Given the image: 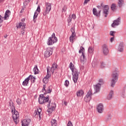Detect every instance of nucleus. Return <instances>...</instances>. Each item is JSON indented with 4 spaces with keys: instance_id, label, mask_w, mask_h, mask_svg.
<instances>
[{
    "instance_id": "nucleus-1",
    "label": "nucleus",
    "mask_w": 126,
    "mask_h": 126,
    "mask_svg": "<svg viewBox=\"0 0 126 126\" xmlns=\"http://www.w3.org/2000/svg\"><path fill=\"white\" fill-rule=\"evenodd\" d=\"M45 94H46V93H44V94H41L39 95L38 98V102L39 104H41V105H43V104H44V105H47V107L48 108L47 112L48 113H52L53 111H52V108H51L50 105L51 100H50V98H49V95L45 97Z\"/></svg>"
},
{
    "instance_id": "nucleus-2",
    "label": "nucleus",
    "mask_w": 126,
    "mask_h": 126,
    "mask_svg": "<svg viewBox=\"0 0 126 126\" xmlns=\"http://www.w3.org/2000/svg\"><path fill=\"white\" fill-rule=\"evenodd\" d=\"M69 66L72 71L73 82L74 83H76V82H77V80H78V75L80 73L78 72L77 69L75 68L73 63H70Z\"/></svg>"
},
{
    "instance_id": "nucleus-3",
    "label": "nucleus",
    "mask_w": 126,
    "mask_h": 126,
    "mask_svg": "<svg viewBox=\"0 0 126 126\" xmlns=\"http://www.w3.org/2000/svg\"><path fill=\"white\" fill-rule=\"evenodd\" d=\"M111 87H115V85L117 82H118V79H119V71L118 69H115L111 76Z\"/></svg>"
},
{
    "instance_id": "nucleus-4",
    "label": "nucleus",
    "mask_w": 126,
    "mask_h": 126,
    "mask_svg": "<svg viewBox=\"0 0 126 126\" xmlns=\"http://www.w3.org/2000/svg\"><path fill=\"white\" fill-rule=\"evenodd\" d=\"M56 42H58V38L56 37V34L55 33H53L52 34L51 37H49L47 41V45L48 46H51V45L55 44V43H56Z\"/></svg>"
},
{
    "instance_id": "nucleus-5",
    "label": "nucleus",
    "mask_w": 126,
    "mask_h": 126,
    "mask_svg": "<svg viewBox=\"0 0 126 126\" xmlns=\"http://www.w3.org/2000/svg\"><path fill=\"white\" fill-rule=\"evenodd\" d=\"M85 49H84V47H83L82 46L80 47V49L79 51V54H81L82 53V55L80 57V62L81 63H86V59H85V55H84V53L83 52V51H85Z\"/></svg>"
},
{
    "instance_id": "nucleus-6",
    "label": "nucleus",
    "mask_w": 126,
    "mask_h": 126,
    "mask_svg": "<svg viewBox=\"0 0 126 126\" xmlns=\"http://www.w3.org/2000/svg\"><path fill=\"white\" fill-rule=\"evenodd\" d=\"M46 8L44 10V12L43 13V15L44 16H46L47 14H48L50 11H51V9H52V3H50L49 2H45Z\"/></svg>"
},
{
    "instance_id": "nucleus-7",
    "label": "nucleus",
    "mask_w": 126,
    "mask_h": 126,
    "mask_svg": "<svg viewBox=\"0 0 126 126\" xmlns=\"http://www.w3.org/2000/svg\"><path fill=\"white\" fill-rule=\"evenodd\" d=\"M47 73L46 76L43 79V82L45 84H47V83L49 82V79H50V77H51V74H50V67L47 68Z\"/></svg>"
},
{
    "instance_id": "nucleus-8",
    "label": "nucleus",
    "mask_w": 126,
    "mask_h": 126,
    "mask_svg": "<svg viewBox=\"0 0 126 126\" xmlns=\"http://www.w3.org/2000/svg\"><path fill=\"white\" fill-rule=\"evenodd\" d=\"M44 55L45 58H49V57H51V56L53 55V49L51 47L47 48Z\"/></svg>"
},
{
    "instance_id": "nucleus-9",
    "label": "nucleus",
    "mask_w": 126,
    "mask_h": 126,
    "mask_svg": "<svg viewBox=\"0 0 126 126\" xmlns=\"http://www.w3.org/2000/svg\"><path fill=\"white\" fill-rule=\"evenodd\" d=\"M92 90L91 89L89 90L88 93H87V95L84 98V100L85 102H90V101L92 99Z\"/></svg>"
},
{
    "instance_id": "nucleus-10",
    "label": "nucleus",
    "mask_w": 126,
    "mask_h": 126,
    "mask_svg": "<svg viewBox=\"0 0 126 126\" xmlns=\"http://www.w3.org/2000/svg\"><path fill=\"white\" fill-rule=\"evenodd\" d=\"M14 111V114L12 115L13 119L14 120V121L15 122V123L17 125L18 124V121H17V119H18L19 117V113L16 110H15V107L13 108Z\"/></svg>"
},
{
    "instance_id": "nucleus-11",
    "label": "nucleus",
    "mask_w": 126,
    "mask_h": 126,
    "mask_svg": "<svg viewBox=\"0 0 126 126\" xmlns=\"http://www.w3.org/2000/svg\"><path fill=\"white\" fill-rule=\"evenodd\" d=\"M120 23H121V17H119L117 19L113 21V23L111 25V27L113 28H116V26H118L120 25Z\"/></svg>"
},
{
    "instance_id": "nucleus-12",
    "label": "nucleus",
    "mask_w": 126,
    "mask_h": 126,
    "mask_svg": "<svg viewBox=\"0 0 126 126\" xmlns=\"http://www.w3.org/2000/svg\"><path fill=\"white\" fill-rule=\"evenodd\" d=\"M102 51L105 56H107V55L109 54V48H108V45L104 44L102 45Z\"/></svg>"
},
{
    "instance_id": "nucleus-13",
    "label": "nucleus",
    "mask_w": 126,
    "mask_h": 126,
    "mask_svg": "<svg viewBox=\"0 0 126 126\" xmlns=\"http://www.w3.org/2000/svg\"><path fill=\"white\" fill-rule=\"evenodd\" d=\"M97 111L99 114H102L104 111V105L102 103H99L97 106Z\"/></svg>"
},
{
    "instance_id": "nucleus-14",
    "label": "nucleus",
    "mask_w": 126,
    "mask_h": 126,
    "mask_svg": "<svg viewBox=\"0 0 126 126\" xmlns=\"http://www.w3.org/2000/svg\"><path fill=\"white\" fill-rule=\"evenodd\" d=\"M103 13L104 14V17H108V14H109V5H106L104 6Z\"/></svg>"
},
{
    "instance_id": "nucleus-15",
    "label": "nucleus",
    "mask_w": 126,
    "mask_h": 126,
    "mask_svg": "<svg viewBox=\"0 0 126 126\" xmlns=\"http://www.w3.org/2000/svg\"><path fill=\"white\" fill-rule=\"evenodd\" d=\"M31 123V120L30 119H24L22 121V126H28Z\"/></svg>"
},
{
    "instance_id": "nucleus-16",
    "label": "nucleus",
    "mask_w": 126,
    "mask_h": 126,
    "mask_svg": "<svg viewBox=\"0 0 126 126\" xmlns=\"http://www.w3.org/2000/svg\"><path fill=\"white\" fill-rule=\"evenodd\" d=\"M25 26H26V24L23 23H20L19 24L16 25L17 29H20L21 28L22 29H25Z\"/></svg>"
},
{
    "instance_id": "nucleus-17",
    "label": "nucleus",
    "mask_w": 126,
    "mask_h": 126,
    "mask_svg": "<svg viewBox=\"0 0 126 126\" xmlns=\"http://www.w3.org/2000/svg\"><path fill=\"white\" fill-rule=\"evenodd\" d=\"M93 14L95 16H100L101 15V10H99L98 12L97 11V9L95 8L93 9Z\"/></svg>"
},
{
    "instance_id": "nucleus-18",
    "label": "nucleus",
    "mask_w": 126,
    "mask_h": 126,
    "mask_svg": "<svg viewBox=\"0 0 126 126\" xmlns=\"http://www.w3.org/2000/svg\"><path fill=\"white\" fill-rule=\"evenodd\" d=\"M100 88H101V84H100V83H98L94 86V90L95 91V93H98V92L100 91Z\"/></svg>"
},
{
    "instance_id": "nucleus-19",
    "label": "nucleus",
    "mask_w": 126,
    "mask_h": 126,
    "mask_svg": "<svg viewBox=\"0 0 126 126\" xmlns=\"http://www.w3.org/2000/svg\"><path fill=\"white\" fill-rule=\"evenodd\" d=\"M30 77H27L25 79V80L23 82L22 85L23 86H28V83H29Z\"/></svg>"
},
{
    "instance_id": "nucleus-20",
    "label": "nucleus",
    "mask_w": 126,
    "mask_h": 126,
    "mask_svg": "<svg viewBox=\"0 0 126 126\" xmlns=\"http://www.w3.org/2000/svg\"><path fill=\"white\" fill-rule=\"evenodd\" d=\"M41 112H42V109L39 108V110L37 109V110L36 111H35L34 112L35 116H38L39 120H41Z\"/></svg>"
},
{
    "instance_id": "nucleus-21",
    "label": "nucleus",
    "mask_w": 126,
    "mask_h": 126,
    "mask_svg": "<svg viewBox=\"0 0 126 126\" xmlns=\"http://www.w3.org/2000/svg\"><path fill=\"white\" fill-rule=\"evenodd\" d=\"M58 67V65L57 63H54L52 64V66L51 68V71L52 73H54L55 72V70L57 69V68Z\"/></svg>"
},
{
    "instance_id": "nucleus-22",
    "label": "nucleus",
    "mask_w": 126,
    "mask_h": 126,
    "mask_svg": "<svg viewBox=\"0 0 126 126\" xmlns=\"http://www.w3.org/2000/svg\"><path fill=\"white\" fill-rule=\"evenodd\" d=\"M118 51L121 52H124V43L122 42L119 44Z\"/></svg>"
},
{
    "instance_id": "nucleus-23",
    "label": "nucleus",
    "mask_w": 126,
    "mask_h": 126,
    "mask_svg": "<svg viewBox=\"0 0 126 126\" xmlns=\"http://www.w3.org/2000/svg\"><path fill=\"white\" fill-rule=\"evenodd\" d=\"M84 93L83 92V91L81 90H79L78 92H76L77 97H81V96L83 95Z\"/></svg>"
},
{
    "instance_id": "nucleus-24",
    "label": "nucleus",
    "mask_w": 126,
    "mask_h": 126,
    "mask_svg": "<svg viewBox=\"0 0 126 126\" xmlns=\"http://www.w3.org/2000/svg\"><path fill=\"white\" fill-rule=\"evenodd\" d=\"M33 70L34 72V74H38L39 73V69H38V66L37 65H35L33 69Z\"/></svg>"
},
{
    "instance_id": "nucleus-25",
    "label": "nucleus",
    "mask_w": 126,
    "mask_h": 126,
    "mask_svg": "<svg viewBox=\"0 0 126 126\" xmlns=\"http://www.w3.org/2000/svg\"><path fill=\"white\" fill-rule=\"evenodd\" d=\"M113 94H114V92L113 91H111L110 93L107 96L108 100H111V99H112V97H113Z\"/></svg>"
},
{
    "instance_id": "nucleus-26",
    "label": "nucleus",
    "mask_w": 126,
    "mask_h": 126,
    "mask_svg": "<svg viewBox=\"0 0 126 126\" xmlns=\"http://www.w3.org/2000/svg\"><path fill=\"white\" fill-rule=\"evenodd\" d=\"M124 2H125L124 0H119L118 5H119V7H122V6H123V5H124Z\"/></svg>"
},
{
    "instance_id": "nucleus-27",
    "label": "nucleus",
    "mask_w": 126,
    "mask_h": 126,
    "mask_svg": "<svg viewBox=\"0 0 126 126\" xmlns=\"http://www.w3.org/2000/svg\"><path fill=\"white\" fill-rule=\"evenodd\" d=\"M76 35V34H71V35L69 37V41L71 42V43H73V40L75 39L74 37H75Z\"/></svg>"
},
{
    "instance_id": "nucleus-28",
    "label": "nucleus",
    "mask_w": 126,
    "mask_h": 126,
    "mask_svg": "<svg viewBox=\"0 0 126 126\" xmlns=\"http://www.w3.org/2000/svg\"><path fill=\"white\" fill-rule=\"evenodd\" d=\"M9 105L10 106V107H11V112L13 113V109H14L15 108V107L14 106V105H13V102H10L9 103Z\"/></svg>"
},
{
    "instance_id": "nucleus-29",
    "label": "nucleus",
    "mask_w": 126,
    "mask_h": 126,
    "mask_svg": "<svg viewBox=\"0 0 126 126\" xmlns=\"http://www.w3.org/2000/svg\"><path fill=\"white\" fill-rule=\"evenodd\" d=\"M111 10L113 11H115L116 10V8H117V5L115 3H112L111 6Z\"/></svg>"
},
{
    "instance_id": "nucleus-30",
    "label": "nucleus",
    "mask_w": 126,
    "mask_h": 126,
    "mask_svg": "<svg viewBox=\"0 0 126 126\" xmlns=\"http://www.w3.org/2000/svg\"><path fill=\"white\" fill-rule=\"evenodd\" d=\"M51 125L52 126H57V120L55 119H52L51 120Z\"/></svg>"
},
{
    "instance_id": "nucleus-31",
    "label": "nucleus",
    "mask_w": 126,
    "mask_h": 126,
    "mask_svg": "<svg viewBox=\"0 0 126 126\" xmlns=\"http://www.w3.org/2000/svg\"><path fill=\"white\" fill-rule=\"evenodd\" d=\"M29 77H30V79L31 78L32 82H33V83L35 82V79H36V78H35V77L31 75L29 76Z\"/></svg>"
},
{
    "instance_id": "nucleus-32",
    "label": "nucleus",
    "mask_w": 126,
    "mask_h": 126,
    "mask_svg": "<svg viewBox=\"0 0 126 126\" xmlns=\"http://www.w3.org/2000/svg\"><path fill=\"white\" fill-rule=\"evenodd\" d=\"M70 31L72 33L71 35H76L75 33V31L74 28H71L70 29Z\"/></svg>"
},
{
    "instance_id": "nucleus-33",
    "label": "nucleus",
    "mask_w": 126,
    "mask_h": 126,
    "mask_svg": "<svg viewBox=\"0 0 126 126\" xmlns=\"http://www.w3.org/2000/svg\"><path fill=\"white\" fill-rule=\"evenodd\" d=\"M56 107V105L55 103H52L51 107H50L51 108H52L51 111H55V109Z\"/></svg>"
},
{
    "instance_id": "nucleus-34",
    "label": "nucleus",
    "mask_w": 126,
    "mask_h": 126,
    "mask_svg": "<svg viewBox=\"0 0 126 126\" xmlns=\"http://www.w3.org/2000/svg\"><path fill=\"white\" fill-rule=\"evenodd\" d=\"M99 84H100V86L101 85H103V84L104 83V80L103 79H100L99 80Z\"/></svg>"
},
{
    "instance_id": "nucleus-35",
    "label": "nucleus",
    "mask_w": 126,
    "mask_h": 126,
    "mask_svg": "<svg viewBox=\"0 0 126 126\" xmlns=\"http://www.w3.org/2000/svg\"><path fill=\"white\" fill-rule=\"evenodd\" d=\"M94 49L92 48V47H89L88 48V52L90 53V54H92L93 53Z\"/></svg>"
},
{
    "instance_id": "nucleus-36",
    "label": "nucleus",
    "mask_w": 126,
    "mask_h": 126,
    "mask_svg": "<svg viewBox=\"0 0 126 126\" xmlns=\"http://www.w3.org/2000/svg\"><path fill=\"white\" fill-rule=\"evenodd\" d=\"M115 34H116V32H115V31H110V36H113V37H115Z\"/></svg>"
},
{
    "instance_id": "nucleus-37",
    "label": "nucleus",
    "mask_w": 126,
    "mask_h": 126,
    "mask_svg": "<svg viewBox=\"0 0 126 126\" xmlns=\"http://www.w3.org/2000/svg\"><path fill=\"white\" fill-rule=\"evenodd\" d=\"M69 85V82L68 81V80H65L64 82L65 86H66V87H67Z\"/></svg>"
},
{
    "instance_id": "nucleus-38",
    "label": "nucleus",
    "mask_w": 126,
    "mask_h": 126,
    "mask_svg": "<svg viewBox=\"0 0 126 126\" xmlns=\"http://www.w3.org/2000/svg\"><path fill=\"white\" fill-rule=\"evenodd\" d=\"M111 119H112V116H111V115H109L108 116V117L107 118V119H106L105 121L107 123V122H109V121H111Z\"/></svg>"
},
{
    "instance_id": "nucleus-39",
    "label": "nucleus",
    "mask_w": 126,
    "mask_h": 126,
    "mask_svg": "<svg viewBox=\"0 0 126 126\" xmlns=\"http://www.w3.org/2000/svg\"><path fill=\"white\" fill-rule=\"evenodd\" d=\"M66 9H67L66 5H64L62 9V12H65V11H66Z\"/></svg>"
},
{
    "instance_id": "nucleus-40",
    "label": "nucleus",
    "mask_w": 126,
    "mask_h": 126,
    "mask_svg": "<svg viewBox=\"0 0 126 126\" xmlns=\"http://www.w3.org/2000/svg\"><path fill=\"white\" fill-rule=\"evenodd\" d=\"M46 93H51L52 92V89L50 87H48V89L45 92Z\"/></svg>"
},
{
    "instance_id": "nucleus-41",
    "label": "nucleus",
    "mask_w": 126,
    "mask_h": 126,
    "mask_svg": "<svg viewBox=\"0 0 126 126\" xmlns=\"http://www.w3.org/2000/svg\"><path fill=\"white\" fill-rule=\"evenodd\" d=\"M71 19H72L71 17H70V16H69V17L67 18V22L68 24H69L70 22H71Z\"/></svg>"
},
{
    "instance_id": "nucleus-42",
    "label": "nucleus",
    "mask_w": 126,
    "mask_h": 126,
    "mask_svg": "<svg viewBox=\"0 0 126 126\" xmlns=\"http://www.w3.org/2000/svg\"><path fill=\"white\" fill-rule=\"evenodd\" d=\"M35 11H36V12H38V13H40V12L41 11V9L40 8V6H37V9H36Z\"/></svg>"
},
{
    "instance_id": "nucleus-43",
    "label": "nucleus",
    "mask_w": 126,
    "mask_h": 126,
    "mask_svg": "<svg viewBox=\"0 0 126 126\" xmlns=\"http://www.w3.org/2000/svg\"><path fill=\"white\" fill-rule=\"evenodd\" d=\"M37 16H36L35 15H33V22H34V23L36 22V21L37 20Z\"/></svg>"
},
{
    "instance_id": "nucleus-44",
    "label": "nucleus",
    "mask_w": 126,
    "mask_h": 126,
    "mask_svg": "<svg viewBox=\"0 0 126 126\" xmlns=\"http://www.w3.org/2000/svg\"><path fill=\"white\" fill-rule=\"evenodd\" d=\"M9 16L8 14H4V20H6V19Z\"/></svg>"
},
{
    "instance_id": "nucleus-45",
    "label": "nucleus",
    "mask_w": 126,
    "mask_h": 126,
    "mask_svg": "<svg viewBox=\"0 0 126 126\" xmlns=\"http://www.w3.org/2000/svg\"><path fill=\"white\" fill-rule=\"evenodd\" d=\"M17 103L18 105H20V104H21V100H20L19 98H18L17 99Z\"/></svg>"
},
{
    "instance_id": "nucleus-46",
    "label": "nucleus",
    "mask_w": 126,
    "mask_h": 126,
    "mask_svg": "<svg viewBox=\"0 0 126 126\" xmlns=\"http://www.w3.org/2000/svg\"><path fill=\"white\" fill-rule=\"evenodd\" d=\"M105 66H106V64H105V63L100 64L101 68H104V67H105Z\"/></svg>"
},
{
    "instance_id": "nucleus-47",
    "label": "nucleus",
    "mask_w": 126,
    "mask_h": 126,
    "mask_svg": "<svg viewBox=\"0 0 126 126\" xmlns=\"http://www.w3.org/2000/svg\"><path fill=\"white\" fill-rule=\"evenodd\" d=\"M125 94H126V91L125 90H123L121 92V95L122 96H125Z\"/></svg>"
},
{
    "instance_id": "nucleus-48",
    "label": "nucleus",
    "mask_w": 126,
    "mask_h": 126,
    "mask_svg": "<svg viewBox=\"0 0 126 126\" xmlns=\"http://www.w3.org/2000/svg\"><path fill=\"white\" fill-rule=\"evenodd\" d=\"M89 1H90V0H85L84 2V5H85V4H87Z\"/></svg>"
},
{
    "instance_id": "nucleus-49",
    "label": "nucleus",
    "mask_w": 126,
    "mask_h": 126,
    "mask_svg": "<svg viewBox=\"0 0 126 126\" xmlns=\"http://www.w3.org/2000/svg\"><path fill=\"white\" fill-rule=\"evenodd\" d=\"M114 40H115V36H113L112 37H111L110 38L111 43H113V42H114Z\"/></svg>"
},
{
    "instance_id": "nucleus-50",
    "label": "nucleus",
    "mask_w": 126,
    "mask_h": 126,
    "mask_svg": "<svg viewBox=\"0 0 126 126\" xmlns=\"http://www.w3.org/2000/svg\"><path fill=\"white\" fill-rule=\"evenodd\" d=\"M67 126H72V123H71V122L69 121L68 124H67Z\"/></svg>"
},
{
    "instance_id": "nucleus-51",
    "label": "nucleus",
    "mask_w": 126,
    "mask_h": 126,
    "mask_svg": "<svg viewBox=\"0 0 126 126\" xmlns=\"http://www.w3.org/2000/svg\"><path fill=\"white\" fill-rule=\"evenodd\" d=\"M71 17L73 18V19H75V18H76V16L75 14H73L72 15Z\"/></svg>"
},
{
    "instance_id": "nucleus-52",
    "label": "nucleus",
    "mask_w": 126,
    "mask_h": 126,
    "mask_svg": "<svg viewBox=\"0 0 126 126\" xmlns=\"http://www.w3.org/2000/svg\"><path fill=\"white\" fill-rule=\"evenodd\" d=\"M3 19V17L1 16V15H0V22H2Z\"/></svg>"
},
{
    "instance_id": "nucleus-53",
    "label": "nucleus",
    "mask_w": 126,
    "mask_h": 126,
    "mask_svg": "<svg viewBox=\"0 0 126 126\" xmlns=\"http://www.w3.org/2000/svg\"><path fill=\"white\" fill-rule=\"evenodd\" d=\"M24 33H25V31L24 30V29H22L21 33L22 34V35H24Z\"/></svg>"
},
{
    "instance_id": "nucleus-54",
    "label": "nucleus",
    "mask_w": 126,
    "mask_h": 126,
    "mask_svg": "<svg viewBox=\"0 0 126 126\" xmlns=\"http://www.w3.org/2000/svg\"><path fill=\"white\" fill-rule=\"evenodd\" d=\"M38 14H39V13H37V11H35L34 12V15H35V16H38Z\"/></svg>"
},
{
    "instance_id": "nucleus-55",
    "label": "nucleus",
    "mask_w": 126,
    "mask_h": 126,
    "mask_svg": "<svg viewBox=\"0 0 126 126\" xmlns=\"http://www.w3.org/2000/svg\"><path fill=\"white\" fill-rule=\"evenodd\" d=\"M8 13H10V11L9 10H7L5 12V14H8Z\"/></svg>"
},
{
    "instance_id": "nucleus-56",
    "label": "nucleus",
    "mask_w": 126,
    "mask_h": 126,
    "mask_svg": "<svg viewBox=\"0 0 126 126\" xmlns=\"http://www.w3.org/2000/svg\"><path fill=\"white\" fill-rule=\"evenodd\" d=\"M42 90L46 91V85H43V88L42 89Z\"/></svg>"
},
{
    "instance_id": "nucleus-57",
    "label": "nucleus",
    "mask_w": 126,
    "mask_h": 126,
    "mask_svg": "<svg viewBox=\"0 0 126 126\" xmlns=\"http://www.w3.org/2000/svg\"><path fill=\"white\" fill-rule=\"evenodd\" d=\"M64 104L65 106H67V102H66V101L64 102Z\"/></svg>"
},
{
    "instance_id": "nucleus-58",
    "label": "nucleus",
    "mask_w": 126,
    "mask_h": 126,
    "mask_svg": "<svg viewBox=\"0 0 126 126\" xmlns=\"http://www.w3.org/2000/svg\"><path fill=\"white\" fill-rule=\"evenodd\" d=\"M102 6V7H105V6H103V3H101V4H100V7Z\"/></svg>"
},
{
    "instance_id": "nucleus-59",
    "label": "nucleus",
    "mask_w": 126,
    "mask_h": 126,
    "mask_svg": "<svg viewBox=\"0 0 126 126\" xmlns=\"http://www.w3.org/2000/svg\"><path fill=\"white\" fill-rule=\"evenodd\" d=\"M4 0H0V3H1V2H3V1Z\"/></svg>"
},
{
    "instance_id": "nucleus-60",
    "label": "nucleus",
    "mask_w": 126,
    "mask_h": 126,
    "mask_svg": "<svg viewBox=\"0 0 126 126\" xmlns=\"http://www.w3.org/2000/svg\"><path fill=\"white\" fill-rule=\"evenodd\" d=\"M97 7H98V8H100V7H101V6L98 5L97 6Z\"/></svg>"
},
{
    "instance_id": "nucleus-61",
    "label": "nucleus",
    "mask_w": 126,
    "mask_h": 126,
    "mask_svg": "<svg viewBox=\"0 0 126 126\" xmlns=\"http://www.w3.org/2000/svg\"><path fill=\"white\" fill-rule=\"evenodd\" d=\"M32 0H28L29 2H30V1H31Z\"/></svg>"
},
{
    "instance_id": "nucleus-62",
    "label": "nucleus",
    "mask_w": 126,
    "mask_h": 126,
    "mask_svg": "<svg viewBox=\"0 0 126 126\" xmlns=\"http://www.w3.org/2000/svg\"><path fill=\"white\" fill-rule=\"evenodd\" d=\"M24 20H25V19H22V21H24Z\"/></svg>"
},
{
    "instance_id": "nucleus-63",
    "label": "nucleus",
    "mask_w": 126,
    "mask_h": 126,
    "mask_svg": "<svg viewBox=\"0 0 126 126\" xmlns=\"http://www.w3.org/2000/svg\"><path fill=\"white\" fill-rule=\"evenodd\" d=\"M92 66L93 67V66H93V64H92Z\"/></svg>"
},
{
    "instance_id": "nucleus-64",
    "label": "nucleus",
    "mask_w": 126,
    "mask_h": 126,
    "mask_svg": "<svg viewBox=\"0 0 126 126\" xmlns=\"http://www.w3.org/2000/svg\"><path fill=\"white\" fill-rule=\"evenodd\" d=\"M20 12H22V10H21Z\"/></svg>"
}]
</instances>
